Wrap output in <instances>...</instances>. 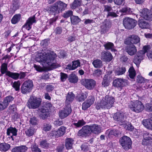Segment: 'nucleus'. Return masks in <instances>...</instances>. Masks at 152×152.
Returning <instances> with one entry per match:
<instances>
[{"mask_svg":"<svg viewBox=\"0 0 152 152\" xmlns=\"http://www.w3.org/2000/svg\"><path fill=\"white\" fill-rule=\"evenodd\" d=\"M56 57V54L51 52L50 53L40 54L36 58L35 60L37 61L40 63L44 67L52 69L59 66L58 64L53 63Z\"/></svg>","mask_w":152,"mask_h":152,"instance_id":"f257e3e1","label":"nucleus"},{"mask_svg":"<svg viewBox=\"0 0 152 152\" xmlns=\"http://www.w3.org/2000/svg\"><path fill=\"white\" fill-rule=\"evenodd\" d=\"M115 102L114 97L109 96H106L101 100L100 102L96 104V108L98 110L101 108L109 109L112 107Z\"/></svg>","mask_w":152,"mask_h":152,"instance_id":"f03ea898","label":"nucleus"},{"mask_svg":"<svg viewBox=\"0 0 152 152\" xmlns=\"http://www.w3.org/2000/svg\"><path fill=\"white\" fill-rule=\"evenodd\" d=\"M42 102V99L35 96H31L27 103V107L30 109L38 108Z\"/></svg>","mask_w":152,"mask_h":152,"instance_id":"7ed1b4c3","label":"nucleus"},{"mask_svg":"<svg viewBox=\"0 0 152 152\" xmlns=\"http://www.w3.org/2000/svg\"><path fill=\"white\" fill-rule=\"evenodd\" d=\"M113 118L115 120L118 122V123L120 125H123L125 128L129 130L128 126L129 123L126 120V118L124 115V113H117L115 114Z\"/></svg>","mask_w":152,"mask_h":152,"instance_id":"20e7f679","label":"nucleus"},{"mask_svg":"<svg viewBox=\"0 0 152 152\" xmlns=\"http://www.w3.org/2000/svg\"><path fill=\"white\" fill-rule=\"evenodd\" d=\"M129 107L132 111L137 113L142 111L144 109V106L141 102L138 100L131 102Z\"/></svg>","mask_w":152,"mask_h":152,"instance_id":"39448f33","label":"nucleus"},{"mask_svg":"<svg viewBox=\"0 0 152 152\" xmlns=\"http://www.w3.org/2000/svg\"><path fill=\"white\" fill-rule=\"evenodd\" d=\"M34 85L32 81L30 80H26L23 83L21 88V93L24 94L29 93L31 91Z\"/></svg>","mask_w":152,"mask_h":152,"instance_id":"423d86ee","label":"nucleus"},{"mask_svg":"<svg viewBox=\"0 0 152 152\" xmlns=\"http://www.w3.org/2000/svg\"><path fill=\"white\" fill-rule=\"evenodd\" d=\"M121 145L125 150H128L131 148L132 142L131 139L126 136L122 137L120 140Z\"/></svg>","mask_w":152,"mask_h":152,"instance_id":"0eeeda50","label":"nucleus"},{"mask_svg":"<svg viewBox=\"0 0 152 152\" xmlns=\"http://www.w3.org/2000/svg\"><path fill=\"white\" fill-rule=\"evenodd\" d=\"M137 23V21L129 18H124L123 24L125 28L130 29L135 26Z\"/></svg>","mask_w":152,"mask_h":152,"instance_id":"6e6552de","label":"nucleus"},{"mask_svg":"<svg viewBox=\"0 0 152 152\" xmlns=\"http://www.w3.org/2000/svg\"><path fill=\"white\" fill-rule=\"evenodd\" d=\"M129 82L127 80L118 78L114 80L113 81V85L115 87L122 89L123 88L129 85Z\"/></svg>","mask_w":152,"mask_h":152,"instance_id":"1a4fd4ad","label":"nucleus"},{"mask_svg":"<svg viewBox=\"0 0 152 152\" xmlns=\"http://www.w3.org/2000/svg\"><path fill=\"white\" fill-rule=\"evenodd\" d=\"M140 41V38L135 34L129 35L125 40L124 43L126 45L136 44Z\"/></svg>","mask_w":152,"mask_h":152,"instance_id":"9d476101","label":"nucleus"},{"mask_svg":"<svg viewBox=\"0 0 152 152\" xmlns=\"http://www.w3.org/2000/svg\"><path fill=\"white\" fill-rule=\"evenodd\" d=\"M81 84L88 89H93L96 85V82L92 79H83L81 81Z\"/></svg>","mask_w":152,"mask_h":152,"instance_id":"9b49d317","label":"nucleus"},{"mask_svg":"<svg viewBox=\"0 0 152 152\" xmlns=\"http://www.w3.org/2000/svg\"><path fill=\"white\" fill-rule=\"evenodd\" d=\"M51 106V104L48 103L42 106L39 110L40 112L39 116L42 119L44 120L48 117L49 109Z\"/></svg>","mask_w":152,"mask_h":152,"instance_id":"f8f14e48","label":"nucleus"},{"mask_svg":"<svg viewBox=\"0 0 152 152\" xmlns=\"http://www.w3.org/2000/svg\"><path fill=\"white\" fill-rule=\"evenodd\" d=\"M72 111L71 106L69 104H66L64 109L59 111V116L61 118H64L68 116Z\"/></svg>","mask_w":152,"mask_h":152,"instance_id":"ddd939ff","label":"nucleus"},{"mask_svg":"<svg viewBox=\"0 0 152 152\" xmlns=\"http://www.w3.org/2000/svg\"><path fill=\"white\" fill-rule=\"evenodd\" d=\"M145 54L143 50H140L137 52L136 55L134 56L133 62L137 66L139 65L141 61L143 59Z\"/></svg>","mask_w":152,"mask_h":152,"instance_id":"4468645a","label":"nucleus"},{"mask_svg":"<svg viewBox=\"0 0 152 152\" xmlns=\"http://www.w3.org/2000/svg\"><path fill=\"white\" fill-rule=\"evenodd\" d=\"M66 128L64 126L60 127L57 130H53L51 132V135L55 137H59L64 134L66 132Z\"/></svg>","mask_w":152,"mask_h":152,"instance_id":"2eb2a0df","label":"nucleus"},{"mask_svg":"<svg viewBox=\"0 0 152 152\" xmlns=\"http://www.w3.org/2000/svg\"><path fill=\"white\" fill-rule=\"evenodd\" d=\"M140 16L144 19L149 20L152 18V15L150 11L146 8L141 10L140 11Z\"/></svg>","mask_w":152,"mask_h":152,"instance_id":"dca6fc26","label":"nucleus"},{"mask_svg":"<svg viewBox=\"0 0 152 152\" xmlns=\"http://www.w3.org/2000/svg\"><path fill=\"white\" fill-rule=\"evenodd\" d=\"M101 58L103 61L108 62L112 60L113 56L110 53L104 51L101 53Z\"/></svg>","mask_w":152,"mask_h":152,"instance_id":"f3484780","label":"nucleus"},{"mask_svg":"<svg viewBox=\"0 0 152 152\" xmlns=\"http://www.w3.org/2000/svg\"><path fill=\"white\" fill-rule=\"evenodd\" d=\"M91 132L90 126H86L82 127L78 133V135L79 136L84 137L89 134Z\"/></svg>","mask_w":152,"mask_h":152,"instance_id":"a211bd4d","label":"nucleus"},{"mask_svg":"<svg viewBox=\"0 0 152 152\" xmlns=\"http://www.w3.org/2000/svg\"><path fill=\"white\" fill-rule=\"evenodd\" d=\"M125 50L126 51L130 56L134 55L137 51L136 47L134 45H129L126 47Z\"/></svg>","mask_w":152,"mask_h":152,"instance_id":"6ab92c4d","label":"nucleus"},{"mask_svg":"<svg viewBox=\"0 0 152 152\" xmlns=\"http://www.w3.org/2000/svg\"><path fill=\"white\" fill-rule=\"evenodd\" d=\"M59 9L58 5H57L55 3L52 6L50 7L48 10L50 13L55 15L61 12Z\"/></svg>","mask_w":152,"mask_h":152,"instance_id":"aec40b11","label":"nucleus"},{"mask_svg":"<svg viewBox=\"0 0 152 152\" xmlns=\"http://www.w3.org/2000/svg\"><path fill=\"white\" fill-rule=\"evenodd\" d=\"M72 63V65H71V64H68L66 67V69H69L70 70H73L80 66V62L78 60L73 61Z\"/></svg>","mask_w":152,"mask_h":152,"instance_id":"412c9836","label":"nucleus"},{"mask_svg":"<svg viewBox=\"0 0 152 152\" xmlns=\"http://www.w3.org/2000/svg\"><path fill=\"white\" fill-rule=\"evenodd\" d=\"M89 126L91 132L94 133L98 134L101 132V129L99 125L94 124Z\"/></svg>","mask_w":152,"mask_h":152,"instance_id":"4be33fe9","label":"nucleus"},{"mask_svg":"<svg viewBox=\"0 0 152 152\" xmlns=\"http://www.w3.org/2000/svg\"><path fill=\"white\" fill-rule=\"evenodd\" d=\"M17 130L15 128L10 127L7 129V135L10 136V133L12 134V135L11 136V137L12 140H14L13 136H16L17 135Z\"/></svg>","mask_w":152,"mask_h":152,"instance_id":"5701e85b","label":"nucleus"},{"mask_svg":"<svg viewBox=\"0 0 152 152\" xmlns=\"http://www.w3.org/2000/svg\"><path fill=\"white\" fill-rule=\"evenodd\" d=\"M27 149L28 148L25 145H20L13 148L12 152H25Z\"/></svg>","mask_w":152,"mask_h":152,"instance_id":"b1692460","label":"nucleus"},{"mask_svg":"<svg viewBox=\"0 0 152 152\" xmlns=\"http://www.w3.org/2000/svg\"><path fill=\"white\" fill-rule=\"evenodd\" d=\"M82 4V0H74L70 5V7L72 9H75L81 6Z\"/></svg>","mask_w":152,"mask_h":152,"instance_id":"393cba45","label":"nucleus"},{"mask_svg":"<svg viewBox=\"0 0 152 152\" xmlns=\"http://www.w3.org/2000/svg\"><path fill=\"white\" fill-rule=\"evenodd\" d=\"M142 123L146 128L152 130V121L151 120V118L148 119H144Z\"/></svg>","mask_w":152,"mask_h":152,"instance_id":"a878e982","label":"nucleus"},{"mask_svg":"<svg viewBox=\"0 0 152 152\" xmlns=\"http://www.w3.org/2000/svg\"><path fill=\"white\" fill-rule=\"evenodd\" d=\"M138 23L139 27L142 29L147 28L149 26L148 23L143 19H140Z\"/></svg>","mask_w":152,"mask_h":152,"instance_id":"bb28decb","label":"nucleus"},{"mask_svg":"<svg viewBox=\"0 0 152 152\" xmlns=\"http://www.w3.org/2000/svg\"><path fill=\"white\" fill-rule=\"evenodd\" d=\"M56 3L58 5L59 10L61 12L65 10L67 7V4L61 1H58Z\"/></svg>","mask_w":152,"mask_h":152,"instance_id":"cd10ccee","label":"nucleus"},{"mask_svg":"<svg viewBox=\"0 0 152 152\" xmlns=\"http://www.w3.org/2000/svg\"><path fill=\"white\" fill-rule=\"evenodd\" d=\"M10 148V144L5 142L0 144V151L2 152H6Z\"/></svg>","mask_w":152,"mask_h":152,"instance_id":"c85d7f7f","label":"nucleus"},{"mask_svg":"<svg viewBox=\"0 0 152 152\" xmlns=\"http://www.w3.org/2000/svg\"><path fill=\"white\" fill-rule=\"evenodd\" d=\"M88 96V93L86 92H82L76 97L77 100L78 102H83L87 98Z\"/></svg>","mask_w":152,"mask_h":152,"instance_id":"c756f323","label":"nucleus"},{"mask_svg":"<svg viewBox=\"0 0 152 152\" xmlns=\"http://www.w3.org/2000/svg\"><path fill=\"white\" fill-rule=\"evenodd\" d=\"M105 48L107 50H110L111 51L115 52L116 50L114 48L113 44L111 42H108L104 45Z\"/></svg>","mask_w":152,"mask_h":152,"instance_id":"7c9ffc66","label":"nucleus"},{"mask_svg":"<svg viewBox=\"0 0 152 152\" xmlns=\"http://www.w3.org/2000/svg\"><path fill=\"white\" fill-rule=\"evenodd\" d=\"M75 95L72 92H69L66 96V104L68 103L70 104V102L73 101Z\"/></svg>","mask_w":152,"mask_h":152,"instance_id":"2f4dec72","label":"nucleus"},{"mask_svg":"<svg viewBox=\"0 0 152 152\" xmlns=\"http://www.w3.org/2000/svg\"><path fill=\"white\" fill-rule=\"evenodd\" d=\"M69 82L72 83H76L78 80V78L74 73H72L69 75L68 78Z\"/></svg>","mask_w":152,"mask_h":152,"instance_id":"473e14b6","label":"nucleus"},{"mask_svg":"<svg viewBox=\"0 0 152 152\" xmlns=\"http://www.w3.org/2000/svg\"><path fill=\"white\" fill-rule=\"evenodd\" d=\"M6 75L15 80L18 79L20 76L18 73L12 72L10 71L7 72Z\"/></svg>","mask_w":152,"mask_h":152,"instance_id":"72a5a7b5","label":"nucleus"},{"mask_svg":"<svg viewBox=\"0 0 152 152\" xmlns=\"http://www.w3.org/2000/svg\"><path fill=\"white\" fill-rule=\"evenodd\" d=\"M92 64L94 67L97 68H100L103 65L102 61L99 59L94 60Z\"/></svg>","mask_w":152,"mask_h":152,"instance_id":"f704fd0d","label":"nucleus"},{"mask_svg":"<svg viewBox=\"0 0 152 152\" xmlns=\"http://www.w3.org/2000/svg\"><path fill=\"white\" fill-rule=\"evenodd\" d=\"M70 19L72 24L74 25L77 24L80 21V19L77 16L72 15L71 16Z\"/></svg>","mask_w":152,"mask_h":152,"instance_id":"c9c22d12","label":"nucleus"},{"mask_svg":"<svg viewBox=\"0 0 152 152\" xmlns=\"http://www.w3.org/2000/svg\"><path fill=\"white\" fill-rule=\"evenodd\" d=\"M126 69L125 67H121L118 68L115 72V75H120L123 74L126 72Z\"/></svg>","mask_w":152,"mask_h":152,"instance_id":"e433bc0d","label":"nucleus"},{"mask_svg":"<svg viewBox=\"0 0 152 152\" xmlns=\"http://www.w3.org/2000/svg\"><path fill=\"white\" fill-rule=\"evenodd\" d=\"M73 140L72 139L68 138L66 140L65 146L68 149H71L73 144Z\"/></svg>","mask_w":152,"mask_h":152,"instance_id":"4c0bfd02","label":"nucleus"},{"mask_svg":"<svg viewBox=\"0 0 152 152\" xmlns=\"http://www.w3.org/2000/svg\"><path fill=\"white\" fill-rule=\"evenodd\" d=\"M35 132V129L33 127H30L29 129H26L25 131V133L26 134L30 137L33 135Z\"/></svg>","mask_w":152,"mask_h":152,"instance_id":"58836bf2","label":"nucleus"},{"mask_svg":"<svg viewBox=\"0 0 152 152\" xmlns=\"http://www.w3.org/2000/svg\"><path fill=\"white\" fill-rule=\"evenodd\" d=\"M110 82L107 78V75H105L104 77L103 81L102 82V85L103 87H105L109 86Z\"/></svg>","mask_w":152,"mask_h":152,"instance_id":"ea45409f","label":"nucleus"},{"mask_svg":"<svg viewBox=\"0 0 152 152\" xmlns=\"http://www.w3.org/2000/svg\"><path fill=\"white\" fill-rule=\"evenodd\" d=\"M20 14L15 15L11 20L12 23L13 24L16 23L20 20Z\"/></svg>","mask_w":152,"mask_h":152,"instance_id":"a19ab883","label":"nucleus"},{"mask_svg":"<svg viewBox=\"0 0 152 152\" xmlns=\"http://www.w3.org/2000/svg\"><path fill=\"white\" fill-rule=\"evenodd\" d=\"M51 128V126L50 124L44 123L42 126L43 131L47 132L50 131Z\"/></svg>","mask_w":152,"mask_h":152,"instance_id":"79ce46f5","label":"nucleus"},{"mask_svg":"<svg viewBox=\"0 0 152 152\" xmlns=\"http://www.w3.org/2000/svg\"><path fill=\"white\" fill-rule=\"evenodd\" d=\"M129 77L130 78L133 79L135 76L136 72L133 67H130L129 69Z\"/></svg>","mask_w":152,"mask_h":152,"instance_id":"37998d69","label":"nucleus"},{"mask_svg":"<svg viewBox=\"0 0 152 152\" xmlns=\"http://www.w3.org/2000/svg\"><path fill=\"white\" fill-rule=\"evenodd\" d=\"M7 64L6 63H3L1 64V72L2 74H4L8 72Z\"/></svg>","mask_w":152,"mask_h":152,"instance_id":"c03bdc74","label":"nucleus"},{"mask_svg":"<svg viewBox=\"0 0 152 152\" xmlns=\"http://www.w3.org/2000/svg\"><path fill=\"white\" fill-rule=\"evenodd\" d=\"M20 82L19 80L15 81L12 85V87L15 89L16 91H18L20 90Z\"/></svg>","mask_w":152,"mask_h":152,"instance_id":"a18cd8bd","label":"nucleus"},{"mask_svg":"<svg viewBox=\"0 0 152 152\" xmlns=\"http://www.w3.org/2000/svg\"><path fill=\"white\" fill-rule=\"evenodd\" d=\"M137 82L139 83H142L143 85H144V84H145V82L148 81L147 80L145 79L143 77L140 76H138L137 77Z\"/></svg>","mask_w":152,"mask_h":152,"instance_id":"49530a36","label":"nucleus"},{"mask_svg":"<svg viewBox=\"0 0 152 152\" xmlns=\"http://www.w3.org/2000/svg\"><path fill=\"white\" fill-rule=\"evenodd\" d=\"M40 145L42 148L47 149L49 148L50 144L47 141L43 140L40 142Z\"/></svg>","mask_w":152,"mask_h":152,"instance_id":"de8ad7c7","label":"nucleus"},{"mask_svg":"<svg viewBox=\"0 0 152 152\" xmlns=\"http://www.w3.org/2000/svg\"><path fill=\"white\" fill-rule=\"evenodd\" d=\"M86 122L83 120H79L77 123H75L74 125L77 127H80L86 124Z\"/></svg>","mask_w":152,"mask_h":152,"instance_id":"09e8293b","label":"nucleus"},{"mask_svg":"<svg viewBox=\"0 0 152 152\" xmlns=\"http://www.w3.org/2000/svg\"><path fill=\"white\" fill-rule=\"evenodd\" d=\"M120 12H121L128 14H130L132 13V11L131 9L128 7H125L122 8L120 10Z\"/></svg>","mask_w":152,"mask_h":152,"instance_id":"8fccbe9b","label":"nucleus"},{"mask_svg":"<svg viewBox=\"0 0 152 152\" xmlns=\"http://www.w3.org/2000/svg\"><path fill=\"white\" fill-rule=\"evenodd\" d=\"M14 99V98L10 96H6L4 99V102L8 106L9 103L12 102Z\"/></svg>","mask_w":152,"mask_h":152,"instance_id":"3c124183","label":"nucleus"},{"mask_svg":"<svg viewBox=\"0 0 152 152\" xmlns=\"http://www.w3.org/2000/svg\"><path fill=\"white\" fill-rule=\"evenodd\" d=\"M143 137L145 140H149L152 139V135L148 132H145L143 134Z\"/></svg>","mask_w":152,"mask_h":152,"instance_id":"603ef678","label":"nucleus"},{"mask_svg":"<svg viewBox=\"0 0 152 152\" xmlns=\"http://www.w3.org/2000/svg\"><path fill=\"white\" fill-rule=\"evenodd\" d=\"M121 134L120 132L118 130L113 129L110 131L109 135H113L115 136H118Z\"/></svg>","mask_w":152,"mask_h":152,"instance_id":"864d4df0","label":"nucleus"},{"mask_svg":"<svg viewBox=\"0 0 152 152\" xmlns=\"http://www.w3.org/2000/svg\"><path fill=\"white\" fill-rule=\"evenodd\" d=\"M31 148L32 152H41V151L40 149L38 148V146L36 145H31Z\"/></svg>","mask_w":152,"mask_h":152,"instance_id":"5fc2aeb1","label":"nucleus"},{"mask_svg":"<svg viewBox=\"0 0 152 152\" xmlns=\"http://www.w3.org/2000/svg\"><path fill=\"white\" fill-rule=\"evenodd\" d=\"M73 14V12L71 10H68L66 11L63 14V16L64 18H68L71 15H72Z\"/></svg>","mask_w":152,"mask_h":152,"instance_id":"6e6d98bb","label":"nucleus"},{"mask_svg":"<svg viewBox=\"0 0 152 152\" xmlns=\"http://www.w3.org/2000/svg\"><path fill=\"white\" fill-rule=\"evenodd\" d=\"M91 105V104L86 101L83 103L82 109L83 110H86Z\"/></svg>","mask_w":152,"mask_h":152,"instance_id":"4d7b16f0","label":"nucleus"},{"mask_svg":"<svg viewBox=\"0 0 152 152\" xmlns=\"http://www.w3.org/2000/svg\"><path fill=\"white\" fill-rule=\"evenodd\" d=\"M94 96H89L87 99L86 100V101L88 102L91 105L94 104Z\"/></svg>","mask_w":152,"mask_h":152,"instance_id":"13d9d810","label":"nucleus"},{"mask_svg":"<svg viewBox=\"0 0 152 152\" xmlns=\"http://www.w3.org/2000/svg\"><path fill=\"white\" fill-rule=\"evenodd\" d=\"M35 22L36 20L35 19L34 17H32L29 18L27 20L26 22L30 25H31L33 23Z\"/></svg>","mask_w":152,"mask_h":152,"instance_id":"bf43d9fd","label":"nucleus"},{"mask_svg":"<svg viewBox=\"0 0 152 152\" xmlns=\"http://www.w3.org/2000/svg\"><path fill=\"white\" fill-rule=\"evenodd\" d=\"M147 110L149 112H152V98L151 100V103H148L146 104Z\"/></svg>","mask_w":152,"mask_h":152,"instance_id":"052dcab7","label":"nucleus"},{"mask_svg":"<svg viewBox=\"0 0 152 152\" xmlns=\"http://www.w3.org/2000/svg\"><path fill=\"white\" fill-rule=\"evenodd\" d=\"M104 12H107V13L110 12L112 10L111 7L108 5H104Z\"/></svg>","mask_w":152,"mask_h":152,"instance_id":"680f3d73","label":"nucleus"},{"mask_svg":"<svg viewBox=\"0 0 152 152\" xmlns=\"http://www.w3.org/2000/svg\"><path fill=\"white\" fill-rule=\"evenodd\" d=\"M102 28V31L104 33H106L109 29V27L107 26L106 24H103L101 26Z\"/></svg>","mask_w":152,"mask_h":152,"instance_id":"e2e57ef3","label":"nucleus"},{"mask_svg":"<svg viewBox=\"0 0 152 152\" xmlns=\"http://www.w3.org/2000/svg\"><path fill=\"white\" fill-rule=\"evenodd\" d=\"M29 121L30 124L32 125H35L37 124V120L36 117H33L30 118Z\"/></svg>","mask_w":152,"mask_h":152,"instance_id":"0e129e2a","label":"nucleus"},{"mask_svg":"<svg viewBox=\"0 0 152 152\" xmlns=\"http://www.w3.org/2000/svg\"><path fill=\"white\" fill-rule=\"evenodd\" d=\"M60 76L61 80L63 82L65 81L67 77V75L66 74L62 72L60 73Z\"/></svg>","mask_w":152,"mask_h":152,"instance_id":"69168bd1","label":"nucleus"},{"mask_svg":"<svg viewBox=\"0 0 152 152\" xmlns=\"http://www.w3.org/2000/svg\"><path fill=\"white\" fill-rule=\"evenodd\" d=\"M63 124V122L61 120H57L54 122V124L56 126H59Z\"/></svg>","mask_w":152,"mask_h":152,"instance_id":"338daca9","label":"nucleus"},{"mask_svg":"<svg viewBox=\"0 0 152 152\" xmlns=\"http://www.w3.org/2000/svg\"><path fill=\"white\" fill-rule=\"evenodd\" d=\"M88 144L87 143H83L81 146L82 150L84 151L88 150Z\"/></svg>","mask_w":152,"mask_h":152,"instance_id":"774afa93","label":"nucleus"}]
</instances>
